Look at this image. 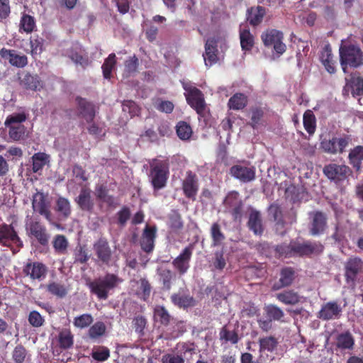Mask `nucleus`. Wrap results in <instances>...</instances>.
<instances>
[{
	"mask_svg": "<svg viewBox=\"0 0 363 363\" xmlns=\"http://www.w3.org/2000/svg\"><path fill=\"white\" fill-rule=\"evenodd\" d=\"M182 190L186 198L196 201L199 189V183L197 175L191 170L186 172V176L182 182Z\"/></svg>",
	"mask_w": 363,
	"mask_h": 363,
	"instance_id": "obj_12",
	"label": "nucleus"
},
{
	"mask_svg": "<svg viewBox=\"0 0 363 363\" xmlns=\"http://www.w3.org/2000/svg\"><path fill=\"white\" fill-rule=\"evenodd\" d=\"M153 320L155 322L167 327L174 318L164 306L157 305L153 309Z\"/></svg>",
	"mask_w": 363,
	"mask_h": 363,
	"instance_id": "obj_32",
	"label": "nucleus"
},
{
	"mask_svg": "<svg viewBox=\"0 0 363 363\" xmlns=\"http://www.w3.org/2000/svg\"><path fill=\"white\" fill-rule=\"evenodd\" d=\"M324 246L320 242L306 241L303 243L293 241L294 257H310L323 252Z\"/></svg>",
	"mask_w": 363,
	"mask_h": 363,
	"instance_id": "obj_10",
	"label": "nucleus"
},
{
	"mask_svg": "<svg viewBox=\"0 0 363 363\" xmlns=\"http://www.w3.org/2000/svg\"><path fill=\"white\" fill-rule=\"evenodd\" d=\"M15 244L18 247H23V242L12 225L0 224V245L10 247Z\"/></svg>",
	"mask_w": 363,
	"mask_h": 363,
	"instance_id": "obj_11",
	"label": "nucleus"
},
{
	"mask_svg": "<svg viewBox=\"0 0 363 363\" xmlns=\"http://www.w3.org/2000/svg\"><path fill=\"white\" fill-rule=\"evenodd\" d=\"M157 228L147 225L143 230L140 238L141 249L146 253H150L155 248Z\"/></svg>",
	"mask_w": 363,
	"mask_h": 363,
	"instance_id": "obj_25",
	"label": "nucleus"
},
{
	"mask_svg": "<svg viewBox=\"0 0 363 363\" xmlns=\"http://www.w3.org/2000/svg\"><path fill=\"white\" fill-rule=\"evenodd\" d=\"M259 345V352H273L278 345V340L277 339L272 336H266L259 338L258 341Z\"/></svg>",
	"mask_w": 363,
	"mask_h": 363,
	"instance_id": "obj_45",
	"label": "nucleus"
},
{
	"mask_svg": "<svg viewBox=\"0 0 363 363\" xmlns=\"http://www.w3.org/2000/svg\"><path fill=\"white\" fill-rule=\"evenodd\" d=\"M137 283L140 284V287L137 291V296L143 301H147L150 296L152 286L146 278H141Z\"/></svg>",
	"mask_w": 363,
	"mask_h": 363,
	"instance_id": "obj_50",
	"label": "nucleus"
},
{
	"mask_svg": "<svg viewBox=\"0 0 363 363\" xmlns=\"http://www.w3.org/2000/svg\"><path fill=\"white\" fill-rule=\"evenodd\" d=\"M138 65L139 60L135 55L129 57L124 62L123 75L126 77L133 75L137 72Z\"/></svg>",
	"mask_w": 363,
	"mask_h": 363,
	"instance_id": "obj_53",
	"label": "nucleus"
},
{
	"mask_svg": "<svg viewBox=\"0 0 363 363\" xmlns=\"http://www.w3.org/2000/svg\"><path fill=\"white\" fill-rule=\"evenodd\" d=\"M320 60L328 73H335V60L334 59V55L332 53V49L330 45H325L320 51Z\"/></svg>",
	"mask_w": 363,
	"mask_h": 363,
	"instance_id": "obj_29",
	"label": "nucleus"
},
{
	"mask_svg": "<svg viewBox=\"0 0 363 363\" xmlns=\"http://www.w3.org/2000/svg\"><path fill=\"white\" fill-rule=\"evenodd\" d=\"M277 299L285 305H296L300 302L301 296L294 290H285L276 294Z\"/></svg>",
	"mask_w": 363,
	"mask_h": 363,
	"instance_id": "obj_37",
	"label": "nucleus"
},
{
	"mask_svg": "<svg viewBox=\"0 0 363 363\" xmlns=\"http://www.w3.org/2000/svg\"><path fill=\"white\" fill-rule=\"evenodd\" d=\"M23 274L31 280H43L48 274L47 266L40 262L29 261L23 267Z\"/></svg>",
	"mask_w": 363,
	"mask_h": 363,
	"instance_id": "obj_14",
	"label": "nucleus"
},
{
	"mask_svg": "<svg viewBox=\"0 0 363 363\" xmlns=\"http://www.w3.org/2000/svg\"><path fill=\"white\" fill-rule=\"evenodd\" d=\"M32 171L34 173H38L41 171L45 165L49 162V155L45 152L35 153L32 157Z\"/></svg>",
	"mask_w": 363,
	"mask_h": 363,
	"instance_id": "obj_42",
	"label": "nucleus"
},
{
	"mask_svg": "<svg viewBox=\"0 0 363 363\" xmlns=\"http://www.w3.org/2000/svg\"><path fill=\"white\" fill-rule=\"evenodd\" d=\"M55 210L58 213L60 220H66L72 213L69 201L67 198L60 196L56 200Z\"/></svg>",
	"mask_w": 363,
	"mask_h": 363,
	"instance_id": "obj_34",
	"label": "nucleus"
},
{
	"mask_svg": "<svg viewBox=\"0 0 363 363\" xmlns=\"http://www.w3.org/2000/svg\"><path fill=\"white\" fill-rule=\"evenodd\" d=\"M26 230L28 236L34 238L40 245L45 247L49 244L50 235L46 226L38 218L28 220Z\"/></svg>",
	"mask_w": 363,
	"mask_h": 363,
	"instance_id": "obj_5",
	"label": "nucleus"
},
{
	"mask_svg": "<svg viewBox=\"0 0 363 363\" xmlns=\"http://www.w3.org/2000/svg\"><path fill=\"white\" fill-rule=\"evenodd\" d=\"M9 130V136L12 141L24 140L28 135L24 125L5 126Z\"/></svg>",
	"mask_w": 363,
	"mask_h": 363,
	"instance_id": "obj_40",
	"label": "nucleus"
},
{
	"mask_svg": "<svg viewBox=\"0 0 363 363\" xmlns=\"http://www.w3.org/2000/svg\"><path fill=\"white\" fill-rule=\"evenodd\" d=\"M352 137L351 135L342 133L333 136L331 138H324L320 144V149L329 155H341L346 151V149L352 143Z\"/></svg>",
	"mask_w": 363,
	"mask_h": 363,
	"instance_id": "obj_4",
	"label": "nucleus"
},
{
	"mask_svg": "<svg viewBox=\"0 0 363 363\" xmlns=\"http://www.w3.org/2000/svg\"><path fill=\"white\" fill-rule=\"evenodd\" d=\"M355 347V339L349 330H345L336 335L335 338V350L341 354H350Z\"/></svg>",
	"mask_w": 363,
	"mask_h": 363,
	"instance_id": "obj_9",
	"label": "nucleus"
},
{
	"mask_svg": "<svg viewBox=\"0 0 363 363\" xmlns=\"http://www.w3.org/2000/svg\"><path fill=\"white\" fill-rule=\"evenodd\" d=\"M267 212L275 222L277 230L284 229L286 221L284 218L281 206L277 203H273L268 207Z\"/></svg>",
	"mask_w": 363,
	"mask_h": 363,
	"instance_id": "obj_35",
	"label": "nucleus"
},
{
	"mask_svg": "<svg viewBox=\"0 0 363 363\" xmlns=\"http://www.w3.org/2000/svg\"><path fill=\"white\" fill-rule=\"evenodd\" d=\"M176 132L179 139L182 140H189L192 133V129L191 125L186 121H179L176 125Z\"/></svg>",
	"mask_w": 363,
	"mask_h": 363,
	"instance_id": "obj_51",
	"label": "nucleus"
},
{
	"mask_svg": "<svg viewBox=\"0 0 363 363\" xmlns=\"http://www.w3.org/2000/svg\"><path fill=\"white\" fill-rule=\"evenodd\" d=\"M211 235L212 238V245L219 246L224 241L225 237L221 231L220 226L218 223L212 224L211 228Z\"/></svg>",
	"mask_w": 363,
	"mask_h": 363,
	"instance_id": "obj_54",
	"label": "nucleus"
},
{
	"mask_svg": "<svg viewBox=\"0 0 363 363\" xmlns=\"http://www.w3.org/2000/svg\"><path fill=\"white\" fill-rule=\"evenodd\" d=\"M261 39L266 47L273 46L274 51L279 55L285 52L286 46L283 43L284 34L277 29H267L261 35Z\"/></svg>",
	"mask_w": 363,
	"mask_h": 363,
	"instance_id": "obj_6",
	"label": "nucleus"
},
{
	"mask_svg": "<svg viewBox=\"0 0 363 363\" xmlns=\"http://www.w3.org/2000/svg\"><path fill=\"white\" fill-rule=\"evenodd\" d=\"M27 356V350L22 345L15 347L12 352V359L15 363H23Z\"/></svg>",
	"mask_w": 363,
	"mask_h": 363,
	"instance_id": "obj_61",
	"label": "nucleus"
},
{
	"mask_svg": "<svg viewBox=\"0 0 363 363\" xmlns=\"http://www.w3.org/2000/svg\"><path fill=\"white\" fill-rule=\"evenodd\" d=\"M188 104L194 108L196 113L203 116L206 109L204 95L199 89H192L190 94H185Z\"/></svg>",
	"mask_w": 363,
	"mask_h": 363,
	"instance_id": "obj_22",
	"label": "nucleus"
},
{
	"mask_svg": "<svg viewBox=\"0 0 363 363\" xmlns=\"http://www.w3.org/2000/svg\"><path fill=\"white\" fill-rule=\"evenodd\" d=\"M48 293L58 298H64L69 293L68 286L59 282L51 281L46 286Z\"/></svg>",
	"mask_w": 363,
	"mask_h": 363,
	"instance_id": "obj_39",
	"label": "nucleus"
},
{
	"mask_svg": "<svg viewBox=\"0 0 363 363\" xmlns=\"http://www.w3.org/2000/svg\"><path fill=\"white\" fill-rule=\"evenodd\" d=\"M19 84L23 89L31 91H37L43 87V82L38 74H32L26 72L19 77Z\"/></svg>",
	"mask_w": 363,
	"mask_h": 363,
	"instance_id": "obj_27",
	"label": "nucleus"
},
{
	"mask_svg": "<svg viewBox=\"0 0 363 363\" xmlns=\"http://www.w3.org/2000/svg\"><path fill=\"white\" fill-rule=\"evenodd\" d=\"M349 163L356 171H359L363 162V145H357L350 150Z\"/></svg>",
	"mask_w": 363,
	"mask_h": 363,
	"instance_id": "obj_36",
	"label": "nucleus"
},
{
	"mask_svg": "<svg viewBox=\"0 0 363 363\" xmlns=\"http://www.w3.org/2000/svg\"><path fill=\"white\" fill-rule=\"evenodd\" d=\"M118 275L107 273L103 277L95 279L86 284L90 292L100 300H106L111 290L114 289L122 282Z\"/></svg>",
	"mask_w": 363,
	"mask_h": 363,
	"instance_id": "obj_3",
	"label": "nucleus"
},
{
	"mask_svg": "<svg viewBox=\"0 0 363 363\" xmlns=\"http://www.w3.org/2000/svg\"><path fill=\"white\" fill-rule=\"evenodd\" d=\"M184 227L182 216L175 212L169 216V228L176 233H179Z\"/></svg>",
	"mask_w": 363,
	"mask_h": 363,
	"instance_id": "obj_60",
	"label": "nucleus"
},
{
	"mask_svg": "<svg viewBox=\"0 0 363 363\" xmlns=\"http://www.w3.org/2000/svg\"><path fill=\"white\" fill-rule=\"evenodd\" d=\"M250 113L251 118L249 124L252 128L255 129L257 128V125L260 124L264 117V111L260 106H252L250 108Z\"/></svg>",
	"mask_w": 363,
	"mask_h": 363,
	"instance_id": "obj_55",
	"label": "nucleus"
},
{
	"mask_svg": "<svg viewBox=\"0 0 363 363\" xmlns=\"http://www.w3.org/2000/svg\"><path fill=\"white\" fill-rule=\"evenodd\" d=\"M131 216L130 208L123 206L116 213L117 223L123 227L126 225Z\"/></svg>",
	"mask_w": 363,
	"mask_h": 363,
	"instance_id": "obj_62",
	"label": "nucleus"
},
{
	"mask_svg": "<svg viewBox=\"0 0 363 363\" xmlns=\"http://www.w3.org/2000/svg\"><path fill=\"white\" fill-rule=\"evenodd\" d=\"M35 20L34 17L27 14L23 13L20 21L19 31L26 33H31L35 28Z\"/></svg>",
	"mask_w": 363,
	"mask_h": 363,
	"instance_id": "obj_48",
	"label": "nucleus"
},
{
	"mask_svg": "<svg viewBox=\"0 0 363 363\" xmlns=\"http://www.w3.org/2000/svg\"><path fill=\"white\" fill-rule=\"evenodd\" d=\"M116 65V56L115 53H111L105 59L102 66L103 76L106 79H110L112 77V71Z\"/></svg>",
	"mask_w": 363,
	"mask_h": 363,
	"instance_id": "obj_46",
	"label": "nucleus"
},
{
	"mask_svg": "<svg viewBox=\"0 0 363 363\" xmlns=\"http://www.w3.org/2000/svg\"><path fill=\"white\" fill-rule=\"evenodd\" d=\"M241 203H242V202L239 199V194L235 191L229 192L224 200V205L228 208H231Z\"/></svg>",
	"mask_w": 363,
	"mask_h": 363,
	"instance_id": "obj_64",
	"label": "nucleus"
},
{
	"mask_svg": "<svg viewBox=\"0 0 363 363\" xmlns=\"http://www.w3.org/2000/svg\"><path fill=\"white\" fill-rule=\"evenodd\" d=\"M266 318L271 320L279 321L284 316V313L281 308L274 304H269L264 308Z\"/></svg>",
	"mask_w": 363,
	"mask_h": 363,
	"instance_id": "obj_49",
	"label": "nucleus"
},
{
	"mask_svg": "<svg viewBox=\"0 0 363 363\" xmlns=\"http://www.w3.org/2000/svg\"><path fill=\"white\" fill-rule=\"evenodd\" d=\"M93 317L89 313H84L74 318L73 324L76 328H85L93 323Z\"/></svg>",
	"mask_w": 363,
	"mask_h": 363,
	"instance_id": "obj_59",
	"label": "nucleus"
},
{
	"mask_svg": "<svg viewBox=\"0 0 363 363\" xmlns=\"http://www.w3.org/2000/svg\"><path fill=\"white\" fill-rule=\"evenodd\" d=\"M311 221L309 233L313 236L323 234L327 228V216L321 211H315L311 213Z\"/></svg>",
	"mask_w": 363,
	"mask_h": 363,
	"instance_id": "obj_21",
	"label": "nucleus"
},
{
	"mask_svg": "<svg viewBox=\"0 0 363 363\" xmlns=\"http://www.w3.org/2000/svg\"><path fill=\"white\" fill-rule=\"evenodd\" d=\"M28 114L25 112L14 113L9 115L4 122L5 126L23 125L22 123L26 121Z\"/></svg>",
	"mask_w": 363,
	"mask_h": 363,
	"instance_id": "obj_56",
	"label": "nucleus"
},
{
	"mask_svg": "<svg viewBox=\"0 0 363 363\" xmlns=\"http://www.w3.org/2000/svg\"><path fill=\"white\" fill-rule=\"evenodd\" d=\"M323 172L330 180L335 182L344 181L352 173L351 169L348 166L335 163L325 165Z\"/></svg>",
	"mask_w": 363,
	"mask_h": 363,
	"instance_id": "obj_13",
	"label": "nucleus"
},
{
	"mask_svg": "<svg viewBox=\"0 0 363 363\" xmlns=\"http://www.w3.org/2000/svg\"><path fill=\"white\" fill-rule=\"evenodd\" d=\"M0 57L8 62L11 66L23 68L28 65V57L25 55H19L15 50L3 48L0 50Z\"/></svg>",
	"mask_w": 363,
	"mask_h": 363,
	"instance_id": "obj_20",
	"label": "nucleus"
},
{
	"mask_svg": "<svg viewBox=\"0 0 363 363\" xmlns=\"http://www.w3.org/2000/svg\"><path fill=\"white\" fill-rule=\"evenodd\" d=\"M219 338L221 341L230 342L233 345L237 344L240 340L238 333L235 330H228L226 325L220 329Z\"/></svg>",
	"mask_w": 363,
	"mask_h": 363,
	"instance_id": "obj_52",
	"label": "nucleus"
},
{
	"mask_svg": "<svg viewBox=\"0 0 363 363\" xmlns=\"http://www.w3.org/2000/svg\"><path fill=\"white\" fill-rule=\"evenodd\" d=\"M296 276V271L291 267H284L281 269L279 272V278L275 281L272 286L274 291L280 290L281 289L291 286Z\"/></svg>",
	"mask_w": 363,
	"mask_h": 363,
	"instance_id": "obj_24",
	"label": "nucleus"
},
{
	"mask_svg": "<svg viewBox=\"0 0 363 363\" xmlns=\"http://www.w3.org/2000/svg\"><path fill=\"white\" fill-rule=\"evenodd\" d=\"M52 245L56 252L64 254L67 251L68 241L65 235H57L53 239Z\"/></svg>",
	"mask_w": 363,
	"mask_h": 363,
	"instance_id": "obj_58",
	"label": "nucleus"
},
{
	"mask_svg": "<svg viewBox=\"0 0 363 363\" xmlns=\"http://www.w3.org/2000/svg\"><path fill=\"white\" fill-rule=\"evenodd\" d=\"M147 319L143 315H137L133 318V325L135 333L140 336L144 335V330L147 325Z\"/></svg>",
	"mask_w": 363,
	"mask_h": 363,
	"instance_id": "obj_63",
	"label": "nucleus"
},
{
	"mask_svg": "<svg viewBox=\"0 0 363 363\" xmlns=\"http://www.w3.org/2000/svg\"><path fill=\"white\" fill-rule=\"evenodd\" d=\"M347 85L351 88V93L353 96H363V77L352 75Z\"/></svg>",
	"mask_w": 363,
	"mask_h": 363,
	"instance_id": "obj_47",
	"label": "nucleus"
},
{
	"mask_svg": "<svg viewBox=\"0 0 363 363\" xmlns=\"http://www.w3.org/2000/svg\"><path fill=\"white\" fill-rule=\"evenodd\" d=\"M217 49V42L214 38H208L205 44V53L203 58L207 67H211L216 64L218 60Z\"/></svg>",
	"mask_w": 363,
	"mask_h": 363,
	"instance_id": "obj_28",
	"label": "nucleus"
},
{
	"mask_svg": "<svg viewBox=\"0 0 363 363\" xmlns=\"http://www.w3.org/2000/svg\"><path fill=\"white\" fill-rule=\"evenodd\" d=\"M194 245L189 244L173 259L172 265L180 275L187 272L190 267V261L193 255Z\"/></svg>",
	"mask_w": 363,
	"mask_h": 363,
	"instance_id": "obj_16",
	"label": "nucleus"
},
{
	"mask_svg": "<svg viewBox=\"0 0 363 363\" xmlns=\"http://www.w3.org/2000/svg\"><path fill=\"white\" fill-rule=\"evenodd\" d=\"M340 63L344 73L348 68L357 69L363 65V51L356 45H341L339 49Z\"/></svg>",
	"mask_w": 363,
	"mask_h": 363,
	"instance_id": "obj_2",
	"label": "nucleus"
},
{
	"mask_svg": "<svg viewBox=\"0 0 363 363\" xmlns=\"http://www.w3.org/2000/svg\"><path fill=\"white\" fill-rule=\"evenodd\" d=\"M171 302L179 308L186 309L196 305L194 298L189 294L187 289H180L178 292L170 296Z\"/></svg>",
	"mask_w": 363,
	"mask_h": 363,
	"instance_id": "obj_23",
	"label": "nucleus"
},
{
	"mask_svg": "<svg viewBox=\"0 0 363 363\" xmlns=\"http://www.w3.org/2000/svg\"><path fill=\"white\" fill-rule=\"evenodd\" d=\"M76 102L78 116L84 118L86 123H92L97 113L95 104L81 96L76 97Z\"/></svg>",
	"mask_w": 363,
	"mask_h": 363,
	"instance_id": "obj_18",
	"label": "nucleus"
},
{
	"mask_svg": "<svg viewBox=\"0 0 363 363\" xmlns=\"http://www.w3.org/2000/svg\"><path fill=\"white\" fill-rule=\"evenodd\" d=\"M266 15V9L262 6H251L247 10V21L249 23L256 27L261 24L264 16Z\"/></svg>",
	"mask_w": 363,
	"mask_h": 363,
	"instance_id": "obj_31",
	"label": "nucleus"
},
{
	"mask_svg": "<svg viewBox=\"0 0 363 363\" xmlns=\"http://www.w3.org/2000/svg\"><path fill=\"white\" fill-rule=\"evenodd\" d=\"M46 195L43 192L38 191L33 196L32 206L33 210L43 216L47 221L57 228L60 225L54 221L52 214L50 210V203L47 201Z\"/></svg>",
	"mask_w": 363,
	"mask_h": 363,
	"instance_id": "obj_7",
	"label": "nucleus"
},
{
	"mask_svg": "<svg viewBox=\"0 0 363 363\" xmlns=\"http://www.w3.org/2000/svg\"><path fill=\"white\" fill-rule=\"evenodd\" d=\"M363 269V261L357 257H350L345 264V277L347 284L354 283Z\"/></svg>",
	"mask_w": 363,
	"mask_h": 363,
	"instance_id": "obj_19",
	"label": "nucleus"
},
{
	"mask_svg": "<svg viewBox=\"0 0 363 363\" xmlns=\"http://www.w3.org/2000/svg\"><path fill=\"white\" fill-rule=\"evenodd\" d=\"M230 174L242 183H249L256 178V169L254 166L234 164L229 169Z\"/></svg>",
	"mask_w": 363,
	"mask_h": 363,
	"instance_id": "obj_15",
	"label": "nucleus"
},
{
	"mask_svg": "<svg viewBox=\"0 0 363 363\" xmlns=\"http://www.w3.org/2000/svg\"><path fill=\"white\" fill-rule=\"evenodd\" d=\"M240 40L243 51H250L254 47L255 38L249 29L240 30Z\"/></svg>",
	"mask_w": 363,
	"mask_h": 363,
	"instance_id": "obj_41",
	"label": "nucleus"
},
{
	"mask_svg": "<svg viewBox=\"0 0 363 363\" xmlns=\"http://www.w3.org/2000/svg\"><path fill=\"white\" fill-rule=\"evenodd\" d=\"M149 164L148 177L154 191L164 188L169 176V160L154 158L149 162Z\"/></svg>",
	"mask_w": 363,
	"mask_h": 363,
	"instance_id": "obj_1",
	"label": "nucleus"
},
{
	"mask_svg": "<svg viewBox=\"0 0 363 363\" xmlns=\"http://www.w3.org/2000/svg\"><path fill=\"white\" fill-rule=\"evenodd\" d=\"M303 127L309 135H313L316 130V119L311 110H307L303 113Z\"/></svg>",
	"mask_w": 363,
	"mask_h": 363,
	"instance_id": "obj_44",
	"label": "nucleus"
},
{
	"mask_svg": "<svg viewBox=\"0 0 363 363\" xmlns=\"http://www.w3.org/2000/svg\"><path fill=\"white\" fill-rule=\"evenodd\" d=\"M248 103L247 96L242 93H235L228 100L230 109L238 111L245 108Z\"/></svg>",
	"mask_w": 363,
	"mask_h": 363,
	"instance_id": "obj_38",
	"label": "nucleus"
},
{
	"mask_svg": "<svg viewBox=\"0 0 363 363\" xmlns=\"http://www.w3.org/2000/svg\"><path fill=\"white\" fill-rule=\"evenodd\" d=\"M248 228L254 233L255 235H261L264 232V225L262 223V218L261 213L256 210L252 209L249 213L247 221Z\"/></svg>",
	"mask_w": 363,
	"mask_h": 363,
	"instance_id": "obj_30",
	"label": "nucleus"
},
{
	"mask_svg": "<svg viewBox=\"0 0 363 363\" xmlns=\"http://www.w3.org/2000/svg\"><path fill=\"white\" fill-rule=\"evenodd\" d=\"M93 250L98 262L106 265L110 264L112 260L113 252L106 238L101 237L95 241L93 244Z\"/></svg>",
	"mask_w": 363,
	"mask_h": 363,
	"instance_id": "obj_8",
	"label": "nucleus"
},
{
	"mask_svg": "<svg viewBox=\"0 0 363 363\" xmlns=\"http://www.w3.org/2000/svg\"><path fill=\"white\" fill-rule=\"evenodd\" d=\"M59 346L62 350L71 348L74 345V335L69 329H64L58 335Z\"/></svg>",
	"mask_w": 363,
	"mask_h": 363,
	"instance_id": "obj_43",
	"label": "nucleus"
},
{
	"mask_svg": "<svg viewBox=\"0 0 363 363\" xmlns=\"http://www.w3.org/2000/svg\"><path fill=\"white\" fill-rule=\"evenodd\" d=\"M106 330V325L102 321H97L92 325L88 331V335L91 339H97L103 336Z\"/></svg>",
	"mask_w": 363,
	"mask_h": 363,
	"instance_id": "obj_57",
	"label": "nucleus"
},
{
	"mask_svg": "<svg viewBox=\"0 0 363 363\" xmlns=\"http://www.w3.org/2000/svg\"><path fill=\"white\" fill-rule=\"evenodd\" d=\"M91 193L89 188L84 186L81 189L78 196L75 198L74 201L82 211L89 213L93 211L94 201Z\"/></svg>",
	"mask_w": 363,
	"mask_h": 363,
	"instance_id": "obj_26",
	"label": "nucleus"
},
{
	"mask_svg": "<svg viewBox=\"0 0 363 363\" xmlns=\"http://www.w3.org/2000/svg\"><path fill=\"white\" fill-rule=\"evenodd\" d=\"M264 247L273 249L274 257L277 258H287L294 257L293 241L289 244L281 243L276 246H269L268 243H264Z\"/></svg>",
	"mask_w": 363,
	"mask_h": 363,
	"instance_id": "obj_33",
	"label": "nucleus"
},
{
	"mask_svg": "<svg viewBox=\"0 0 363 363\" xmlns=\"http://www.w3.org/2000/svg\"><path fill=\"white\" fill-rule=\"evenodd\" d=\"M342 313V307L335 301H330L323 303L318 313V318L322 320L328 321L340 318Z\"/></svg>",
	"mask_w": 363,
	"mask_h": 363,
	"instance_id": "obj_17",
	"label": "nucleus"
}]
</instances>
